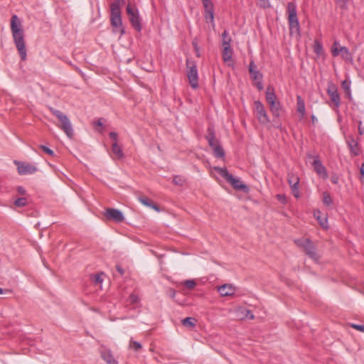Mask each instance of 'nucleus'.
<instances>
[{"mask_svg": "<svg viewBox=\"0 0 364 364\" xmlns=\"http://www.w3.org/2000/svg\"><path fill=\"white\" fill-rule=\"evenodd\" d=\"M11 31L21 59L22 60H26L27 51L24 41L23 31L21 21L16 15L12 16L11 18Z\"/></svg>", "mask_w": 364, "mask_h": 364, "instance_id": "f257e3e1", "label": "nucleus"}, {"mask_svg": "<svg viewBox=\"0 0 364 364\" xmlns=\"http://www.w3.org/2000/svg\"><path fill=\"white\" fill-rule=\"evenodd\" d=\"M287 12L291 35L294 33L299 35L300 26L297 18L296 6L294 3H288Z\"/></svg>", "mask_w": 364, "mask_h": 364, "instance_id": "f03ea898", "label": "nucleus"}, {"mask_svg": "<svg viewBox=\"0 0 364 364\" xmlns=\"http://www.w3.org/2000/svg\"><path fill=\"white\" fill-rule=\"evenodd\" d=\"M296 244L304 249L306 254L315 262L319 259V255L316 250L314 243L307 238H301L295 241Z\"/></svg>", "mask_w": 364, "mask_h": 364, "instance_id": "7ed1b4c3", "label": "nucleus"}, {"mask_svg": "<svg viewBox=\"0 0 364 364\" xmlns=\"http://www.w3.org/2000/svg\"><path fill=\"white\" fill-rule=\"evenodd\" d=\"M126 11L132 26L137 31H141L142 27L141 25V18L137 8L134 5H132L129 3L127 6Z\"/></svg>", "mask_w": 364, "mask_h": 364, "instance_id": "20e7f679", "label": "nucleus"}, {"mask_svg": "<svg viewBox=\"0 0 364 364\" xmlns=\"http://www.w3.org/2000/svg\"><path fill=\"white\" fill-rule=\"evenodd\" d=\"M187 77L192 88L198 87V74L196 65L193 61L187 60Z\"/></svg>", "mask_w": 364, "mask_h": 364, "instance_id": "39448f33", "label": "nucleus"}, {"mask_svg": "<svg viewBox=\"0 0 364 364\" xmlns=\"http://www.w3.org/2000/svg\"><path fill=\"white\" fill-rule=\"evenodd\" d=\"M210 175L218 181L221 186L225 189H227L226 183L228 182V169L225 167H213L210 171Z\"/></svg>", "mask_w": 364, "mask_h": 364, "instance_id": "423d86ee", "label": "nucleus"}, {"mask_svg": "<svg viewBox=\"0 0 364 364\" xmlns=\"http://www.w3.org/2000/svg\"><path fill=\"white\" fill-rule=\"evenodd\" d=\"M307 157L309 159H313L311 165L314 167V169L315 172L317 173V175L323 179L327 178L328 173H327L326 168L322 164L318 156L316 155H312L311 154L309 153V154H307Z\"/></svg>", "mask_w": 364, "mask_h": 364, "instance_id": "0eeeda50", "label": "nucleus"}, {"mask_svg": "<svg viewBox=\"0 0 364 364\" xmlns=\"http://www.w3.org/2000/svg\"><path fill=\"white\" fill-rule=\"evenodd\" d=\"M229 183H230L232 188L237 191H240L244 193H248L250 192L249 187L240 178H235L230 173Z\"/></svg>", "mask_w": 364, "mask_h": 364, "instance_id": "6e6552de", "label": "nucleus"}, {"mask_svg": "<svg viewBox=\"0 0 364 364\" xmlns=\"http://www.w3.org/2000/svg\"><path fill=\"white\" fill-rule=\"evenodd\" d=\"M327 93L331 102L336 107H338L341 105V97L338 92V88L333 82H329L328 83Z\"/></svg>", "mask_w": 364, "mask_h": 364, "instance_id": "1a4fd4ad", "label": "nucleus"}, {"mask_svg": "<svg viewBox=\"0 0 364 364\" xmlns=\"http://www.w3.org/2000/svg\"><path fill=\"white\" fill-rule=\"evenodd\" d=\"M105 216L107 220H110L116 223H121L124 220V217L122 211L115 208H107L105 210Z\"/></svg>", "mask_w": 364, "mask_h": 364, "instance_id": "9d476101", "label": "nucleus"}, {"mask_svg": "<svg viewBox=\"0 0 364 364\" xmlns=\"http://www.w3.org/2000/svg\"><path fill=\"white\" fill-rule=\"evenodd\" d=\"M210 147L216 158H223L225 156V151L220 146L218 138H208Z\"/></svg>", "mask_w": 364, "mask_h": 364, "instance_id": "9b49d317", "label": "nucleus"}, {"mask_svg": "<svg viewBox=\"0 0 364 364\" xmlns=\"http://www.w3.org/2000/svg\"><path fill=\"white\" fill-rule=\"evenodd\" d=\"M255 110L257 117L261 123L266 124L269 122L264 107L260 101L255 102Z\"/></svg>", "mask_w": 364, "mask_h": 364, "instance_id": "f8f14e48", "label": "nucleus"}, {"mask_svg": "<svg viewBox=\"0 0 364 364\" xmlns=\"http://www.w3.org/2000/svg\"><path fill=\"white\" fill-rule=\"evenodd\" d=\"M60 122V128L63 130L64 133L68 136H72L73 134V129L70 121L68 117L65 115L64 117L59 120Z\"/></svg>", "mask_w": 364, "mask_h": 364, "instance_id": "ddd939ff", "label": "nucleus"}, {"mask_svg": "<svg viewBox=\"0 0 364 364\" xmlns=\"http://www.w3.org/2000/svg\"><path fill=\"white\" fill-rule=\"evenodd\" d=\"M202 2L205 9V18L206 21L209 20L211 23H213L214 15L212 2L210 0H202Z\"/></svg>", "mask_w": 364, "mask_h": 364, "instance_id": "4468645a", "label": "nucleus"}, {"mask_svg": "<svg viewBox=\"0 0 364 364\" xmlns=\"http://www.w3.org/2000/svg\"><path fill=\"white\" fill-rule=\"evenodd\" d=\"M347 144L353 156H358L360 154L361 149L358 144V138H350L347 141Z\"/></svg>", "mask_w": 364, "mask_h": 364, "instance_id": "2eb2a0df", "label": "nucleus"}, {"mask_svg": "<svg viewBox=\"0 0 364 364\" xmlns=\"http://www.w3.org/2000/svg\"><path fill=\"white\" fill-rule=\"evenodd\" d=\"M16 164L18 165V167H17L18 172L21 175L33 173L36 171V167H34L31 165H29V164H26L23 163H20V162L16 163Z\"/></svg>", "mask_w": 364, "mask_h": 364, "instance_id": "dca6fc26", "label": "nucleus"}, {"mask_svg": "<svg viewBox=\"0 0 364 364\" xmlns=\"http://www.w3.org/2000/svg\"><path fill=\"white\" fill-rule=\"evenodd\" d=\"M111 24L114 28V31L119 30L121 35L124 33V30L122 28V18L120 17H111Z\"/></svg>", "mask_w": 364, "mask_h": 364, "instance_id": "f3484780", "label": "nucleus"}, {"mask_svg": "<svg viewBox=\"0 0 364 364\" xmlns=\"http://www.w3.org/2000/svg\"><path fill=\"white\" fill-rule=\"evenodd\" d=\"M249 72L250 74L251 77L254 80H261L262 79V74L259 73V71L257 70V65L253 61H251L249 65Z\"/></svg>", "mask_w": 364, "mask_h": 364, "instance_id": "a211bd4d", "label": "nucleus"}, {"mask_svg": "<svg viewBox=\"0 0 364 364\" xmlns=\"http://www.w3.org/2000/svg\"><path fill=\"white\" fill-rule=\"evenodd\" d=\"M112 151L113 156L116 159H121L124 157V154L121 146L118 144L117 141L114 140L112 144Z\"/></svg>", "mask_w": 364, "mask_h": 364, "instance_id": "6ab92c4d", "label": "nucleus"}, {"mask_svg": "<svg viewBox=\"0 0 364 364\" xmlns=\"http://www.w3.org/2000/svg\"><path fill=\"white\" fill-rule=\"evenodd\" d=\"M266 100L268 105L273 104L277 101V96L275 95L274 88L272 86H268L267 87Z\"/></svg>", "mask_w": 364, "mask_h": 364, "instance_id": "aec40b11", "label": "nucleus"}, {"mask_svg": "<svg viewBox=\"0 0 364 364\" xmlns=\"http://www.w3.org/2000/svg\"><path fill=\"white\" fill-rule=\"evenodd\" d=\"M101 357L107 364H117L111 351L109 350L102 351Z\"/></svg>", "mask_w": 364, "mask_h": 364, "instance_id": "412c9836", "label": "nucleus"}, {"mask_svg": "<svg viewBox=\"0 0 364 364\" xmlns=\"http://www.w3.org/2000/svg\"><path fill=\"white\" fill-rule=\"evenodd\" d=\"M120 0H116L111 4V17H120L121 11L119 6Z\"/></svg>", "mask_w": 364, "mask_h": 364, "instance_id": "4be33fe9", "label": "nucleus"}, {"mask_svg": "<svg viewBox=\"0 0 364 364\" xmlns=\"http://www.w3.org/2000/svg\"><path fill=\"white\" fill-rule=\"evenodd\" d=\"M139 200L145 206L149 207L156 211H159V208L157 205L154 204L151 200H149L147 197L141 196L139 198Z\"/></svg>", "mask_w": 364, "mask_h": 364, "instance_id": "5701e85b", "label": "nucleus"}, {"mask_svg": "<svg viewBox=\"0 0 364 364\" xmlns=\"http://www.w3.org/2000/svg\"><path fill=\"white\" fill-rule=\"evenodd\" d=\"M269 105L273 116L279 117L282 113V108L279 102L276 101L273 104H269Z\"/></svg>", "mask_w": 364, "mask_h": 364, "instance_id": "b1692460", "label": "nucleus"}, {"mask_svg": "<svg viewBox=\"0 0 364 364\" xmlns=\"http://www.w3.org/2000/svg\"><path fill=\"white\" fill-rule=\"evenodd\" d=\"M227 31L225 30L222 33L223 38V59L224 62L228 61V42L226 41Z\"/></svg>", "mask_w": 364, "mask_h": 364, "instance_id": "393cba45", "label": "nucleus"}, {"mask_svg": "<svg viewBox=\"0 0 364 364\" xmlns=\"http://www.w3.org/2000/svg\"><path fill=\"white\" fill-rule=\"evenodd\" d=\"M320 214H321V212L319 210H316L314 213V217L317 219V220L318 221V223L321 225V226L323 227V228L326 229V228H328V225H327L328 220H327V218L325 217V216L324 217H321L320 215Z\"/></svg>", "mask_w": 364, "mask_h": 364, "instance_id": "a878e982", "label": "nucleus"}, {"mask_svg": "<svg viewBox=\"0 0 364 364\" xmlns=\"http://www.w3.org/2000/svg\"><path fill=\"white\" fill-rule=\"evenodd\" d=\"M105 122V119L103 118L99 119L97 121L93 122V127L99 134H103Z\"/></svg>", "mask_w": 364, "mask_h": 364, "instance_id": "bb28decb", "label": "nucleus"}, {"mask_svg": "<svg viewBox=\"0 0 364 364\" xmlns=\"http://www.w3.org/2000/svg\"><path fill=\"white\" fill-rule=\"evenodd\" d=\"M245 293L243 292V291L240 290L238 288H236L235 287H232L231 284H229V299L232 296H239L243 295Z\"/></svg>", "mask_w": 364, "mask_h": 364, "instance_id": "cd10ccee", "label": "nucleus"}, {"mask_svg": "<svg viewBox=\"0 0 364 364\" xmlns=\"http://www.w3.org/2000/svg\"><path fill=\"white\" fill-rule=\"evenodd\" d=\"M245 311H247V309L244 307H239L234 312L235 318L238 320L245 319Z\"/></svg>", "mask_w": 364, "mask_h": 364, "instance_id": "c85d7f7f", "label": "nucleus"}, {"mask_svg": "<svg viewBox=\"0 0 364 364\" xmlns=\"http://www.w3.org/2000/svg\"><path fill=\"white\" fill-rule=\"evenodd\" d=\"M340 53L343 60H347V61L352 60V56H351V54L350 53L348 48H346L345 46L340 47Z\"/></svg>", "mask_w": 364, "mask_h": 364, "instance_id": "c756f323", "label": "nucleus"}, {"mask_svg": "<svg viewBox=\"0 0 364 364\" xmlns=\"http://www.w3.org/2000/svg\"><path fill=\"white\" fill-rule=\"evenodd\" d=\"M287 180H288V183L290 186H295L299 185V177L292 173H289L288 174Z\"/></svg>", "mask_w": 364, "mask_h": 364, "instance_id": "7c9ffc66", "label": "nucleus"}, {"mask_svg": "<svg viewBox=\"0 0 364 364\" xmlns=\"http://www.w3.org/2000/svg\"><path fill=\"white\" fill-rule=\"evenodd\" d=\"M182 324L186 327H194L196 326V319L192 317H186L182 320Z\"/></svg>", "mask_w": 364, "mask_h": 364, "instance_id": "2f4dec72", "label": "nucleus"}, {"mask_svg": "<svg viewBox=\"0 0 364 364\" xmlns=\"http://www.w3.org/2000/svg\"><path fill=\"white\" fill-rule=\"evenodd\" d=\"M297 111L301 114L305 111L304 102L300 96L297 97Z\"/></svg>", "mask_w": 364, "mask_h": 364, "instance_id": "473e14b6", "label": "nucleus"}, {"mask_svg": "<svg viewBox=\"0 0 364 364\" xmlns=\"http://www.w3.org/2000/svg\"><path fill=\"white\" fill-rule=\"evenodd\" d=\"M182 284L189 290L194 289L196 286V282L193 279L185 280Z\"/></svg>", "mask_w": 364, "mask_h": 364, "instance_id": "72a5a7b5", "label": "nucleus"}, {"mask_svg": "<svg viewBox=\"0 0 364 364\" xmlns=\"http://www.w3.org/2000/svg\"><path fill=\"white\" fill-rule=\"evenodd\" d=\"M340 47H341V46L339 45L338 42L335 41L333 43V45L332 46V49H331V53L334 57L338 56L340 54Z\"/></svg>", "mask_w": 364, "mask_h": 364, "instance_id": "f704fd0d", "label": "nucleus"}, {"mask_svg": "<svg viewBox=\"0 0 364 364\" xmlns=\"http://www.w3.org/2000/svg\"><path fill=\"white\" fill-rule=\"evenodd\" d=\"M27 203L28 200L26 198H19L14 201V205L17 207H24Z\"/></svg>", "mask_w": 364, "mask_h": 364, "instance_id": "c9c22d12", "label": "nucleus"}, {"mask_svg": "<svg viewBox=\"0 0 364 364\" xmlns=\"http://www.w3.org/2000/svg\"><path fill=\"white\" fill-rule=\"evenodd\" d=\"M129 348L135 351H138L141 348V345L137 341L131 340L129 343Z\"/></svg>", "mask_w": 364, "mask_h": 364, "instance_id": "e433bc0d", "label": "nucleus"}, {"mask_svg": "<svg viewBox=\"0 0 364 364\" xmlns=\"http://www.w3.org/2000/svg\"><path fill=\"white\" fill-rule=\"evenodd\" d=\"M323 203L326 205H330L332 203L331 197L327 192L323 193Z\"/></svg>", "mask_w": 364, "mask_h": 364, "instance_id": "4c0bfd02", "label": "nucleus"}, {"mask_svg": "<svg viewBox=\"0 0 364 364\" xmlns=\"http://www.w3.org/2000/svg\"><path fill=\"white\" fill-rule=\"evenodd\" d=\"M228 284H224L222 286L218 287V292L222 296H228V289H227Z\"/></svg>", "mask_w": 364, "mask_h": 364, "instance_id": "58836bf2", "label": "nucleus"}, {"mask_svg": "<svg viewBox=\"0 0 364 364\" xmlns=\"http://www.w3.org/2000/svg\"><path fill=\"white\" fill-rule=\"evenodd\" d=\"M184 182H185L184 178L181 177L180 176H176L173 178V183L175 185L182 186L184 183Z\"/></svg>", "mask_w": 364, "mask_h": 364, "instance_id": "ea45409f", "label": "nucleus"}, {"mask_svg": "<svg viewBox=\"0 0 364 364\" xmlns=\"http://www.w3.org/2000/svg\"><path fill=\"white\" fill-rule=\"evenodd\" d=\"M51 111L52 113L58 118V120H60V119L65 116V114H63L60 110L52 109Z\"/></svg>", "mask_w": 364, "mask_h": 364, "instance_id": "a19ab883", "label": "nucleus"}, {"mask_svg": "<svg viewBox=\"0 0 364 364\" xmlns=\"http://www.w3.org/2000/svg\"><path fill=\"white\" fill-rule=\"evenodd\" d=\"M341 87L345 92H348L350 90V82L348 80H343L341 83Z\"/></svg>", "mask_w": 364, "mask_h": 364, "instance_id": "79ce46f5", "label": "nucleus"}, {"mask_svg": "<svg viewBox=\"0 0 364 364\" xmlns=\"http://www.w3.org/2000/svg\"><path fill=\"white\" fill-rule=\"evenodd\" d=\"M314 51L318 55L322 52V46L317 41L315 42Z\"/></svg>", "mask_w": 364, "mask_h": 364, "instance_id": "37998d69", "label": "nucleus"}, {"mask_svg": "<svg viewBox=\"0 0 364 364\" xmlns=\"http://www.w3.org/2000/svg\"><path fill=\"white\" fill-rule=\"evenodd\" d=\"M291 188L292 193L294 194V196L298 198L300 196V193L299 191L298 185L295 186H291Z\"/></svg>", "mask_w": 364, "mask_h": 364, "instance_id": "c03bdc74", "label": "nucleus"}, {"mask_svg": "<svg viewBox=\"0 0 364 364\" xmlns=\"http://www.w3.org/2000/svg\"><path fill=\"white\" fill-rule=\"evenodd\" d=\"M129 301L131 304H136L139 301V298L136 295L132 294L129 297Z\"/></svg>", "mask_w": 364, "mask_h": 364, "instance_id": "a18cd8bd", "label": "nucleus"}, {"mask_svg": "<svg viewBox=\"0 0 364 364\" xmlns=\"http://www.w3.org/2000/svg\"><path fill=\"white\" fill-rule=\"evenodd\" d=\"M41 148L46 153L48 154V155L50 156H53L54 155V152L53 150H51L50 149H49L48 147L46 146H43L41 145Z\"/></svg>", "mask_w": 364, "mask_h": 364, "instance_id": "49530a36", "label": "nucleus"}, {"mask_svg": "<svg viewBox=\"0 0 364 364\" xmlns=\"http://www.w3.org/2000/svg\"><path fill=\"white\" fill-rule=\"evenodd\" d=\"M351 326L359 331L364 332L363 325L352 324Z\"/></svg>", "mask_w": 364, "mask_h": 364, "instance_id": "de8ad7c7", "label": "nucleus"}, {"mask_svg": "<svg viewBox=\"0 0 364 364\" xmlns=\"http://www.w3.org/2000/svg\"><path fill=\"white\" fill-rule=\"evenodd\" d=\"M245 316H246V318H248L250 320H252L255 318V316L250 310H247V311H245Z\"/></svg>", "mask_w": 364, "mask_h": 364, "instance_id": "09e8293b", "label": "nucleus"}, {"mask_svg": "<svg viewBox=\"0 0 364 364\" xmlns=\"http://www.w3.org/2000/svg\"><path fill=\"white\" fill-rule=\"evenodd\" d=\"M260 6L263 8H267L269 6V1L267 0H259Z\"/></svg>", "mask_w": 364, "mask_h": 364, "instance_id": "8fccbe9b", "label": "nucleus"}, {"mask_svg": "<svg viewBox=\"0 0 364 364\" xmlns=\"http://www.w3.org/2000/svg\"><path fill=\"white\" fill-rule=\"evenodd\" d=\"M278 200L279 201H281L282 203H286V197L284 195H281V194H279L277 196Z\"/></svg>", "mask_w": 364, "mask_h": 364, "instance_id": "3c124183", "label": "nucleus"}, {"mask_svg": "<svg viewBox=\"0 0 364 364\" xmlns=\"http://www.w3.org/2000/svg\"><path fill=\"white\" fill-rule=\"evenodd\" d=\"M17 191H18V193L19 194H21V195H25V194H26V191L25 188H23L22 186H18V187L17 188Z\"/></svg>", "mask_w": 364, "mask_h": 364, "instance_id": "603ef678", "label": "nucleus"}, {"mask_svg": "<svg viewBox=\"0 0 364 364\" xmlns=\"http://www.w3.org/2000/svg\"><path fill=\"white\" fill-rule=\"evenodd\" d=\"M102 279L101 278L100 274H97L95 277V282L96 284H100V283H102Z\"/></svg>", "mask_w": 364, "mask_h": 364, "instance_id": "864d4df0", "label": "nucleus"}, {"mask_svg": "<svg viewBox=\"0 0 364 364\" xmlns=\"http://www.w3.org/2000/svg\"><path fill=\"white\" fill-rule=\"evenodd\" d=\"M331 181L333 183L337 184L338 182V177L337 176H332L331 178Z\"/></svg>", "mask_w": 364, "mask_h": 364, "instance_id": "5fc2aeb1", "label": "nucleus"}, {"mask_svg": "<svg viewBox=\"0 0 364 364\" xmlns=\"http://www.w3.org/2000/svg\"><path fill=\"white\" fill-rule=\"evenodd\" d=\"M258 81L256 82V86L259 90H262L263 89V85L260 80H257Z\"/></svg>", "mask_w": 364, "mask_h": 364, "instance_id": "6e6d98bb", "label": "nucleus"}, {"mask_svg": "<svg viewBox=\"0 0 364 364\" xmlns=\"http://www.w3.org/2000/svg\"><path fill=\"white\" fill-rule=\"evenodd\" d=\"M116 269H117V272H119V274L123 275L124 269H122V267H120L119 265H117L116 266Z\"/></svg>", "mask_w": 364, "mask_h": 364, "instance_id": "4d7b16f0", "label": "nucleus"}, {"mask_svg": "<svg viewBox=\"0 0 364 364\" xmlns=\"http://www.w3.org/2000/svg\"><path fill=\"white\" fill-rule=\"evenodd\" d=\"M360 174H361L362 177L364 178V163L362 164L361 167H360Z\"/></svg>", "mask_w": 364, "mask_h": 364, "instance_id": "13d9d810", "label": "nucleus"}, {"mask_svg": "<svg viewBox=\"0 0 364 364\" xmlns=\"http://www.w3.org/2000/svg\"><path fill=\"white\" fill-rule=\"evenodd\" d=\"M346 95H347V97L349 98V100L351 99V92H350V90H349L348 92H345Z\"/></svg>", "mask_w": 364, "mask_h": 364, "instance_id": "bf43d9fd", "label": "nucleus"}, {"mask_svg": "<svg viewBox=\"0 0 364 364\" xmlns=\"http://www.w3.org/2000/svg\"><path fill=\"white\" fill-rule=\"evenodd\" d=\"M7 291H9V290H7V289H5V290H4V289H3L0 288V294H4V293H6V292H7Z\"/></svg>", "mask_w": 364, "mask_h": 364, "instance_id": "052dcab7", "label": "nucleus"}, {"mask_svg": "<svg viewBox=\"0 0 364 364\" xmlns=\"http://www.w3.org/2000/svg\"><path fill=\"white\" fill-rule=\"evenodd\" d=\"M358 131H359V134L360 135H363L364 134L363 130V129H361L360 127H359Z\"/></svg>", "mask_w": 364, "mask_h": 364, "instance_id": "680f3d73", "label": "nucleus"}, {"mask_svg": "<svg viewBox=\"0 0 364 364\" xmlns=\"http://www.w3.org/2000/svg\"><path fill=\"white\" fill-rule=\"evenodd\" d=\"M170 292H171V296L172 297H173V296H175V294H176L175 291H174V290H173V289H170Z\"/></svg>", "mask_w": 364, "mask_h": 364, "instance_id": "e2e57ef3", "label": "nucleus"}, {"mask_svg": "<svg viewBox=\"0 0 364 364\" xmlns=\"http://www.w3.org/2000/svg\"><path fill=\"white\" fill-rule=\"evenodd\" d=\"M109 136H117V134L115 132H110Z\"/></svg>", "mask_w": 364, "mask_h": 364, "instance_id": "0e129e2a", "label": "nucleus"}, {"mask_svg": "<svg viewBox=\"0 0 364 364\" xmlns=\"http://www.w3.org/2000/svg\"><path fill=\"white\" fill-rule=\"evenodd\" d=\"M311 119H312L313 123H314L315 121H316V117L314 115L311 117Z\"/></svg>", "mask_w": 364, "mask_h": 364, "instance_id": "69168bd1", "label": "nucleus"}, {"mask_svg": "<svg viewBox=\"0 0 364 364\" xmlns=\"http://www.w3.org/2000/svg\"><path fill=\"white\" fill-rule=\"evenodd\" d=\"M230 58H231V56L229 55V57H228L229 61L230 60Z\"/></svg>", "mask_w": 364, "mask_h": 364, "instance_id": "338daca9", "label": "nucleus"}]
</instances>
